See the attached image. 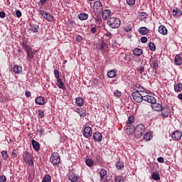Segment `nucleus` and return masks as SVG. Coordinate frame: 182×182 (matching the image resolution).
<instances>
[{
    "mask_svg": "<svg viewBox=\"0 0 182 182\" xmlns=\"http://www.w3.org/2000/svg\"><path fill=\"white\" fill-rule=\"evenodd\" d=\"M144 140L150 141V140H151V139H153V135L150 132H146L144 135Z\"/></svg>",
    "mask_w": 182,
    "mask_h": 182,
    "instance_id": "obj_32",
    "label": "nucleus"
},
{
    "mask_svg": "<svg viewBox=\"0 0 182 182\" xmlns=\"http://www.w3.org/2000/svg\"><path fill=\"white\" fill-rule=\"evenodd\" d=\"M101 12H102V19H104L105 21L108 19L110 15H112V11H110L109 9L102 10Z\"/></svg>",
    "mask_w": 182,
    "mask_h": 182,
    "instance_id": "obj_11",
    "label": "nucleus"
},
{
    "mask_svg": "<svg viewBox=\"0 0 182 182\" xmlns=\"http://www.w3.org/2000/svg\"><path fill=\"white\" fill-rule=\"evenodd\" d=\"M33 148L36 151H39L41 150V144L39 142L36 141L35 139H33L31 141Z\"/></svg>",
    "mask_w": 182,
    "mask_h": 182,
    "instance_id": "obj_16",
    "label": "nucleus"
},
{
    "mask_svg": "<svg viewBox=\"0 0 182 182\" xmlns=\"http://www.w3.org/2000/svg\"><path fill=\"white\" fill-rule=\"evenodd\" d=\"M161 117H163V119H166V117H168V114H170V108H168V107L165 106V107H162V109H161Z\"/></svg>",
    "mask_w": 182,
    "mask_h": 182,
    "instance_id": "obj_8",
    "label": "nucleus"
},
{
    "mask_svg": "<svg viewBox=\"0 0 182 182\" xmlns=\"http://www.w3.org/2000/svg\"><path fill=\"white\" fill-rule=\"evenodd\" d=\"M151 107L155 112H161V110H163V105H161V102H155L151 105Z\"/></svg>",
    "mask_w": 182,
    "mask_h": 182,
    "instance_id": "obj_6",
    "label": "nucleus"
},
{
    "mask_svg": "<svg viewBox=\"0 0 182 182\" xmlns=\"http://www.w3.org/2000/svg\"><path fill=\"white\" fill-rule=\"evenodd\" d=\"M133 53L135 56H141L143 54V50L141 48H135L133 50Z\"/></svg>",
    "mask_w": 182,
    "mask_h": 182,
    "instance_id": "obj_29",
    "label": "nucleus"
},
{
    "mask_svg": "<svg viewBox=\"0 0 182 182\" xmlns=\"http://www.w3.org/2000/svg\"><path fill=\"white\" fill-rule=\"evenodd\" d=\"M143 100L144 102H147L148 103H150L151 105H152V103H156V102H157L156 98L151 95H144Z\"/></svg>",
    "mask_w": 182,
    "mask_h": 182,
    "instance_id": "obj_10",
    "label": "nucleus"
},
{
    "mask_svg": "<svg viewBox=\"0 0 182 182\" xmlns=\"http://www.w3.org/2000/svg\"><path fill=\"white\" fill-rule=\"evenodd\" d=\"M82 40H83V38H82V36H78L77 37V41L78 42H82Z\"/></svg>",
    "mask_w": 182,
    "mask_h": 182,
    "instance_id": "obj_63",
    "label": "nucleus"
},
{
    "mask_svg": "<svg viewBox=\"0 0 182 182\" xmlns=\"http://www.w3.org/2000/svg\"><path fill=\"white\" fill-rule=\"evenodd\" d=\"M116 167L117 170H122L124 167V164L122 161H119L116 163Z\"/></svg>",
    "mask_w": 182,
    "mask_h": 182,
    "instance_id": "obj_31",
    "label": "nucleus"
},
{
    "mask_svg": "<svg viewBox=\"0 0 182 182\" xmlns=\"http://www.w3.org/2000/svg\"><path fill=\"white\" fill-rule=\"evenodd\" d=\"M173 16H174L175 18H178L182 15L181 10L178 9H173Z\"/></svg>",
    "mask_w": 182,
    "mask_h": 182,
    "instance_id": "obj_23",
    "label": "nucleus"
},
{
    "mask_svg": "<svg viewBox=\"0 0 182 182\" xmlns=\"http://www.w3.org/2000/svg\"><path fill=\"white\" fill-rule=\"evenodd\" d=\"M28 32L31 33L33 32V33H38V27L32 26L31 28L28 29Z\"/></svg>",
    "mask_w": 182,
    "mask_h": 182,
    "instance_id": "obj_39",
    "label": "nucleus"
},
{
    "mask_svg": "<svg viewBox=\"0 0 182 182\" xmlns=\"http://www.w3.org/2000/svg\"><path fill=\"white\" fill-rule=\"evenodd\" d=\"M132 99L136 103H141L143 102L144 96L137 91H134L132 94Z\"/></svg>",
    "mask_w": 182,
    "mask_h": 182,
    "instance_id": "obj_4",
    "label": "nucleus"
},
{
    "mask_svg": "<svg viewBox=\"0 0 182 182\" xmlns=\"http://www.w3.org/2000/svg\"><path fill=\"white\" fill-rule=\"evenodd\" d=\"M141 43H146V42H147V37H141Z\"/></svg>",
    "mask_w": 182,
    "mask_h": 182,
    "instance_id": "obj_56",
    "label": "nucleus"
},
{
    "mask_svg": "<svg viewBox=\"0 0 182 182\" xmlns=\"http://www.w3.org/2000/svg\"><path fill=\"white\" fill-rule=\"evenodd\" d=\"M39 13L41 14V15H42L43 16V18H45L46 15L48 14L46 11H45L43 10H40Z\"/></svg>",
    "mask_w": 182,
    "mask_h": 182,
    "instance_id": "obj_58",
    "label": "nucleus"
},
{
    "mask_svg": "<svg viewBox=\"0 0 182 182\" xmlns=\"http://www.w3.org/2000/svg\"><path fill=\"white\" fill-rule=\"evenodd\" d=\"M93 139L95 142H100L102 141V139H103V136H102V134L99 132H97L93 134Z\"/></svg>",
    "mask_w": 182,
    "mask_h": 182,
    "instance_id": "obj_13",
    "label": "nucleus"
},
{
    "mask_svg": "<svg viewBox=\"0 0 182 182\" xmlns=\"http://www.w3.org/2000/svg\"><path fill=\"white\" fill-rule=\"evenodd\" d=\"M114 181L115 182H123V179L122 178L121 176H115Z\"/></svg>",
    "mask_w": 182,
    "mask_h": 182,
    "instance_id": "obj_48",
    "label": "nucleus"
},
{
    "mask_svg": "<svg viewBox=\"0 0 182 182\" xmlns=\"http://www.w3.org/2000/svg\"><path fill=\"white\" fill-rule=\"evenodd\" d=\"M159 32L161 35H167V28L164 26H160L159 27Z\"/></svg>",
    "mask_w": 182,
    "mask_h": 182,
    "instance_id": "obj_22",
    "label": "nucleus"
},
{
    "mask_svg": "<svg viewBox=\"0 0 182 182\" xmlns=\"http://www.w3.org/2000/svg\"><path fill=\"white\" fill-rule=\"evenodd\" d=\"M116 71L114 70H111L107 73L108 77H110V79H113V77H116L117 76Z\"/></svg>",
    "mask_w": 182,
    "mask_h": 182,
    "instance_id": "obj_28",
    "label": "nucleus"
},
{
    "mask_svg": "<svg viewBox=\"0 0 182 182\" xmlns=\"http://www.w3.org/2000/svg\"><path fill=\"white\" fill-rule=\"evenodd\" d=\"M68 179L72 182H77V176H70Z\"/></svg>",
    "mask_w": 182,
    "mask_h": 182,
    "instance_id": "obj_42",
    "label": "nucleus"
},
{
    "mask_svg": "<svg viewBox=\"0 0 182 182\" xmlns=\"http://www.w3.org/2000/svg\"><path fill=\"white\" fill-rule=\"evenodd\" d=\"M38 116H39V117H41V119H42V117H43V116H45V112H43V111H42V110H39Z\"/></svg>",
    "mask_w": 182,
    "mask_h": 182,
    "instance_id": "obj_54",
    "label": "nucleus"
},
{
    "mask_svg": "<svg viewBox=\"0 0 182 182\" xmlns=\"http://www.w3.org/2000/svg\"><path fill=\"white\" fill-rule=\"evenodd\" d=\"M138 32L141 35H147V33H149V29H147V28H146V27H140L138 29Z\"/></svg>",
    "mask_w": 182,
    "mask_h": 182,
    "instance_id": "obj_21",
    "label": "nucleus"
},
{
    "mask_svg": "<svg viewBox=\"0 0 182 182\" xmlns=\"http://www.w3.org/2000/svg\"><path fill=\"white\" fill-rule=\"evenodd\" d=\"M174 90L176 92V93H180L182 90V83L181 82H178L174 84Z\"/></svg>",
    "mask_w": 182,
    "mask_h": 182,
    "instance_id": "obj_20",
    "label": "nucleus"
},
{
    "mask_svg": "<svg viewBox=\"0 0 182 182\" xmlns=\"http://www.w3.org/2000/svg\"><path fill=\"white\" fill-rule=\"evenodd\" d=\"M31 92H29V91H26V92H25V95H26V97H31Z\"/></svg>",
    "mask_w": 182,
    "mask_h": 182,
    "instance_id": "obj_62",
    "label": "nucleus"
},
{
    "mask_svg": "<svg viewBox=\"0 0 182 182\" xmlns=\"http://www.w3.org/2000/svg\"><path fill=\"white\" fill-rule=\"evenodd\" d=\"M44 19H46V21H48V22H53V20L55 19V17H53V16L47 13L44 16Z\"/></svg>",
    "mask_w": 182,
    "mask_h": 182,
    "instance_id": "obj_27",
    "label": "nucleus"
},
{
    "mask_svg": "<svg viewBox=\"0 0 182 182\" xmlns=\"http://www.w3.org/2000/svg\"><path fill=\"white\" fill-rule=\"evenodd\" d=\"M25 51L26 52L28 59H29V60H32L34 56L33 52L32 51V48L29 47L25 50Z\"/></svg>",
    "mask_w": 182,
    "mask_h": 182,
    "instance_id": "obj_15",
    "label": "nucleus"
},
{
    "mask_svg": "<svg viewBox=\"0 0 182 182\" xmlns=\"http://www.w3.org/2000/svg\"><path fill=\"white\" fill-rule=\"evenodd\" d=\"M83 136H85L86 139L92 137V128L90 127H85L84 128Z\"/></svg>",
    "mask_w": 182,
    "mask_h": 182,
    "instance_id": "obj_9",
    "label": "nucleus"
},
{
    "mask_svg": "<svg viewBox=\"0 0 182 182\" xmlns=\"http://www.w3.org/2000/svg\"><path fill=\"white\" fill-rule=\"evenodd\" d=\"M157 161H159V163H164V158L160 156L157 159Z\"/></svg>",
    "mask_w": 182,
    "mask_h": 182,
    "instance_id": "obj_59",
    "label": "nucleus"
},
{
    "mask_svg": "<svg viewBox=\"0 0 182 182\" xmlns=\"http://www.w3.org/2000/svg\"><path fill=\"white\" fill-rule=\"evenodd\" d=\"M152 68L153 69H159V63H157V61L153 63Z\"/></svg>",
    "mask_w": 182,
    "mask_h": 182,
    "instance_id": "obj_49",
    "label": "nucleus"
},
{
    "mask_svg": "<svg viewBox=\"0 0 182 182\" xmlns=\"http://www.w3.org/2000/svg\"><path fill=\"white\" fill-rule=\"evenodd\" d=\"M52 178L50 176V175L47 174L43 177L42 182H50Z\"/></svg>",
    "mask_w": 182,
    "mask_h": 182,
    "instance_id": "obj_38",
    "label": "nucleus"
},
{
    "mask_svg": "<svg viewBox=\"0 0 182 182\" xmlns=\"http://www.w3.org/2000/svg\"><path fill=\"white\" fill-rule=\"evenodd\" d=\"M50 161L54 166H58L60 163V156L58 153H53L50 156Z\"/></svg>",
    "mask_w": 182,
    "mask_h": 182,
    "instance_id": "obj_5",
    "label": "nucleus"
},
{
    "mask_svg": "<svg viewBox=\"0 0 182 182\" xmlns=\"http://www.w3.org/2000/svg\"><path fill=\"white\" fill-rule=\"evenodd\" d=\"M0 182H6V176L5 175L0 176Z\"/></svg>",
    "mask_w": 182,
    "mask_h": 182,
    "instance_id": "obj_51",
    "label": "nucleus"
},
{
    "mask_svg": "<svg viewBox=\"0 0 182 182\" xmlns=\"http://www.w3.org/2000/svg\"><path fill=\"white\" fill-rule=\"evenodd\" d=\"M36 105H39L40 106H43L45 105V97H37L35 100Z\"/></svg>",
    "mask_w": 182,
    "mask_h": 182,
    "instance_id": "obj_17",
    "label": "nucleus"
},
{
    "mask_svg": "<svg viewBox=\"0 0 182 182\" xmlns=\"http://www.w3.org/2000/svg\"><path fill=\"white\" fill-rule=\"evenodd\" d=\"M74 112L77 113L80 117H85L86 116V110L82 107L75 108Z\"/></svg>",
    "mask_w": 182,
    "mask_h": 182,
    "instance_id": "obj_12",
    "label": "nucleus"
},
{
    "mask_svg": "<svg viewBox=\"0 0 182 182\" xmlns=\"http://www.w3.org/2000/svg\"><path fill=\"white\" fill-rule=\"evenodd\" d=\"M134 123V117L130 116L127 121V124H133Z\"/></svg>",
    "mask_w": 182,
    "mask_h": 182,
    "instance_id": "obj_40",
    "label": "nucleus"
},
{
    "mask_svg": "<svg viewBox=\"0 0 182 182\" xmlns=\"http://www.w3.org/2000/svg\"><path fill=\"white\" fill-rule=\"evenodd\" d=\"M151 177L155 181L160 180V175L157 173H152Z\"/></svg>",
    "mask_w": 182,
    "mask_h": 182,
    "instance_id": "obj_37",
    "label": "nucleus"
},
{
    "mask_svg": "<svg viewBox=\"0 0 182 182\" xmlns=\"http://www.w3.org/2000/svg\"><path fill=\"white\" fill-rule=\"evenodd\" d=\"M124 29L125 32H130L131 31H132L133 27H132V25L129 24V25L125 26L124 28Z\"/></svg>",
    "mask_w": 182,
    "mask_h": 182,
    "instance_id": "obj_43",
    "label": "nucleus"
},
{
    "mask_svg": "<svg viewBox=\"0 0 182 182\" xmlns=\"http://www.w3.org/2000/svg\"><path fill=\"white\" fill-rule=\"evenodd\" d=\"M149 50H151L152 52H154L156 50V44L154 43H149Z\"/></svg>",
    "mask_w": 182,
    "mask_h": 182,
    "instance_id": "obj_34",
    "label": "nucleus"
},
{
    "mask_svg": "<svg viewBox=\"0 0 182 182\" xmlns=\"http://www.w3.org/2000/svg\"><path fill=\"white\" fill-rule=\"evenodd\" d=\"M106 174H107V171H106L105 169H101L100 172V178L102 180H103V178H105V176H106Z\"/></svg>",
    "mask_w": 182,
    "mask_h": 182,
    "instance_id": "obj_36",
    "label": "nucleus"
},
{
    "mask_svg": "<svg viewBox=\"0 0 182 182\" xmlns=\"http://www.w3.org/2000/svg\"><path fill=\"white\" fill-rule=\"evenodd\" d=\"M75 103H76L77 106H78L79 107H82V106H83V103H84L83 98L77 97L75 99Z\"/></svg>",
    "mask_w": 182,
    "mask_h": 182,
    "instance_id": "obj_26",
    "label": "nucleus"
},
{
    "mask_svg": "<svg viewBox=\"0 0 182 182\" xmlns=\"http://www.w3.org/2000/svg\"><path fill=\"white\" fill-rule=\"evenodd\" d=\"M48 0H40V5L41 6H43Z\"/></svg>",
    "mask_w": 182,
    "mask_h": 182,
    "instance_id": "obj_61",
    "label": "nucleus"
},
{
    "mask_svg": "<svg viewBox=\"0 0 182 182\" xmlns=\"http://www.w3.org/2000/svg\"><path fill=\"white\" fill-rule=\"evenodd\" d=\"M22 48H23L24 50H26V49H29V48H31V46H29L28 44L26 43H23L22 44Z\"/></svg>",
    "mask_w": 182,
    "mask_h": 182,
    "instance_id": "obj_55",
    "label": "nucleus"
},
{
    "mask_svg": "<svg viewBox=\"0 0 182 182\" xmlns=\"http://www.w3.org/2000/svg\"><path fill=\"white\" fill-rule=\"evenodd\" d=\"M138 18H139V19H140V21H144V19H146V18H147V13H146V12L139 13L138 15Z\"/></svg>",
    "mask_w": 182,
    "mask_h": 182,
    "instance_id": "obj_30",
    "label": "nucleus"
},
{
    "mask_svg": "<svg viewBox=\"0 0 182 182\" xmlns=\"http://www.w3.org/2000/svg\"><path fill=\"white\" fill-rule=\"evenodd\" d=\"M58 87H59V89H63V90H65V89H66V87H65V84L62 82H58V84H57Z\"/></svg>",
    "mask_w": 182,
    "mask_h": 182,
    "instance_id": "obj_41",
    "label": "nucleus"
},
{
    "mask_svg": "<svg viewBox=\"0 0 182 182\" xmlns=\"http://www.w3.org/2000/svg\"><path fill=\"white\" fill-rule=\"evenodd\" d=\"M14 73L19 74L22 72V67L21 65H15L13 68Z\"/></svg>",
    "mask_w": 182,
    "mask_h": 182,
    "instance_id": "obj_24",
    "label": "nucleus"
},
{
    "mask_svg": "<svg viewBox=\"0 0 182 182\" xmlns=\"http://www.w3.org/2000/svg\"><path fill=\"white\" fill-rule=\"evenodd\" d=\"M182 134L181 132L175 131L172 133L171 137L173 140H180L181 139Z\"/></svg>",
    "mask_w": 182,
    "mask_h": 182,
    "instance_id": "obj_14",
    "label": "nucleus"
},
{
    "mask_svg": "<svg viewBox=\"0 0 182 182\" xmlns=\"http://www.w3.org/2000/svg\"><path fill=\"white\" fill-rule=\"evenodd\" d=\"M90 32L93 34L96 33V32H97V28H96V26L92 27L90 29Z\"/></svg>",
    "mask_w": 182,
    "mask_h": 182,
    "instance_id": "obj_52",
    "label": "nucleus"
},
{
    "mask_svg": "<svg viewBox=\"0 0 182 182\" xmlns=\"http://www.w3.org/2000/svg\"><path fill=\"white\" fill-rule=\"evenodd\" d=\"M23 157L25 163L28 164L31 167L33 166V157L32 156V154L31 153H28V151H24L23 154Z\"/></svg>",
    "mask_w": 182,
    "mask_h": 182,
    "instance_id": "obj_3",
    "label": "nucleus"
},
{
    "mask_svg": "<svg viewBox=\"0 0 182 182\" xmlns=\"http://www.w3.org/2000/svg\"><path fill=\"white\" fill-rule=\"evenodd\" d=\"M16 16L21 18L22 16V12H21L19 10L16 11Z\"/></svg>",
    "mask_w": 182,
    "mask_h": 182,
    "instance_id": "obj_53",
    "label": "nucleus"
},
{
    "mask_svg": "<svg viewBox=\"0 0 182 182\" xmlns=\"http://www.w3.org/2000/svg\"><path fill=\"white\" fill-rule=\"evenodd\" d=\"M122 21L117 17H110L107 20V25L112 29H117L120 26Z\"/></svg>",
    "mask_w": 182,
    "mask_h": 182,
    "instance_id": "obj_2",
    "label": "nucleus"
},
{
    "mask_svg": "<svg viewBox=\"0 0 182 182\" xmlns=\"http://www.w3.org/2000/svg\"><path fill=\"white\" fill-rule=\"evenodd\" d=\"M78 18L80 21H86L89 18V14L86 13H81L78 15Z\"/></svg>",
    "mask_w": 182,
    "mask_h": 182,
    "instance_id": "obj_25",
    "label": "nucleus"
},
{
    "mask_svg": "<svg viewBox=\"0 0 182 182\" xmlns=\"http://www.w3.org/2000/svg\"><path fill=\"white\" fill-rule=\"evenodd\" d=\"M114 95H115L117 97H120L122 96V92L117 90L114 92Z\"/></svg>",
    "mask_w": 182,
    "mask_h": 182,
    "instance_id": "obj_45",
    "label": "nucleus"
},
{
    "mask_svg": "<svg viewBox=\"0 0 182 182\" xmlns=\"http://www.w3.org/2000/svg\"><path fill=\"white\" fill-rule=\"evenodd\" d=\"M37 132L39 133L41 136H43V134H45V130H43L42 128L38 129Z\"/></svg>",
    "mask_w": 182,
    "mask_h": 182,
    "instance_id": "obj_50",
    "label": "nucleus"
},
{
    "mask_svg": "<svg viewBox=\"0 0 182 182\" xmlns=\"http://www.w3.org/2000/svg\"><path fill=\"white\" fill-rule=\"evenodd\" d=\"M1 154H2L3 160L6 161V160H8V157H9V155H8V151H2Z\"/></svg>",
    "mask_w": 182,
    "mask_h": 182,
    "instance_id": "obj_35",
    "label": "nucleus"
},
{
    "mask_svg": "<svg viewBox=\"0 0 182 182\" xmlns=\"http://www.w3.org/2000/svg\"><path fill=\"white\" fill-rule=\"evenodd\" d=\"M134 131H129L130 134L134 133L135 137L136 139H140L143 134L146 132V127L143 124H139L136 127H134Z\"/></svg>",
    "mask_w": 182,
    "mask_h": 182,
    "instance_id": "obj_1",
    "label": "nucleus"
},
{
    "mask_svg": "<svg viewBox=\"0 0 182 182\" xmlns=\"http://www.w3.org/2000/svg\"><path fill=\"white\" fill-rule=\"evenodd\" d=\"M175 65L176 66H181L182 65V57L180 55H176L174 58Z\"/></svg>",
    "mask_w": 182,
    "mask_h": 182,
    "instance_id": "obj_19",
    "label": "nucleus"
},
{
    "mask_svg": "<svg viewBox=\"0 0 182 182\" xmlns=\"http://www.w3.org/2000/svg\"><path fill=\"white\" fill-rule=\"evenodd\" d=\"M134 92H138V93H144V92H146V89H144L143 86L140 85L139 84H136Z\"/></svg>",
    "mask_w": 182,
    "mask_h": 182,
    "instance_id": "obj_18",
    "label": "nucleus"
},
{
    "mask_svg": "<svg viewBox=\"0 0 182 182\" xmlns=\"http://www.w3.org/2000/svg\"><path fill=\"white\" fill-rule=\"evenodd\" d=\"M94 11L100 13L103 11V5L100 1H95L94 4Z\"/></svg>",
    "mask_w": 182,
    "mask_h": 182,
    "instance_id": "obj_7",
    "label": "nucleus"
},
{
    "mask_svg": "<svg viewBox=\"0 0 182 182\" xmlns=\"http://www.w3.org/2000/svg\"><path fill=\"white\" fill-rule=\"evenodd\" d=\"M104 35L105 36H107V38H109V39H112V36H113V34H112L109 31H107V33Z\"/></svg>",
    "mask_w": 182,
    "mask_h": 182,
    "instance_id": "obj_46",
    "label": "nucleus"
},
{
    "mask_svg": "<svg viewBox=\"0 0 182 182\" xmlns=\"http://www.w3.org/2000/svg\"><path fill=\"white\" fill-rule=\"evenodd\" d=\"M85 164H86V166H87L88 167H92V166L95 164V162L91 159H87L85 160Z\"/></svg>",
    "mask_w": 182,
    "mask_h": 182,
    "instance_id": "obj_33",
    "label": "nucleus"
},
{
    "mask_svg": "<svg viewBox=\"0 0 182 182\" xmlns=\"http://www.w3.org/2000/svg\"><path fill=\"white\" fill-rule=\"evenodd\" d=\"M127 5H129V6H132V5H134L136 4V0H127Z\"/></svg>",
    "mask_w": 182,
    "mask_h": 182,
    "instance_id": "obj_44",
    "label": "nucleus"
},
{
    "mask_svg": "<svg viewBox=\"0 0 182 182\" xmlns=\"http://www.w3.org/2000/svg\"><path fill=\"white\" fill-rule=\"evenodd\" d=\"M12 156L14 158L18 157V150L14 149L13 151L11 152Z\"/></svg>",
    "mask_w": 182,
    "mask_h": 182,
    "instance_id": "obj_47",
    "label": "nucleus"
},
{
    "mask_svg": "<svg viewBox=\"0 0 182 182\" xmlns=\"http://www.w3.org/2000/svg\"><path fill=\"white\" fill-rule=\"evenodd\" d=\"M54 75H55V79H56V78H58V77H59V70H54Z\"/></svg>",
    "mask_w": 182,
    "mask_h": 182,
    "instance_id": "obj_57",
    "label": "nucleus"
},
{
    "mask_svg": "<svg viewBox=\"0 0 182 182\" xmlns=\"http://www.w3.org/2000/svg\"><path fill=\"white\" fill-rule=\"evenodd\" d=\"M139 70L141 74L143 73V72H144V66L140 67Z\"/></svg>",
    "mask_w": 182,
    "mask_h": 182,
    "instance_id": "obj_64",
    "label": "nucleus"
},
{
    "mask_svg": "<svg viewBox=\"0 0 182 182\" xmlns=\"http://www.w3.org/2000/svg\"><path fill=\"white\" fill-rule=\"evenodd\" d=\"M5 16H6V14L4 13V11H0V18L4 19V18H5Z\"/></svg>",
    "mask_w": 182,
    "mask_h": 182,
    "instance_id": "obj_60",
    "label": "nucleus"
}]
</instances>
